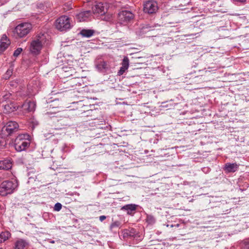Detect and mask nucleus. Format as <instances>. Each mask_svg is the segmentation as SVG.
Returning <instances> with one entry per match:
<instances>
[{
    "label": "nucleus",
    "instance_id": "nucleus-1",
    "mask_svg": "<svg viewBox=\"0 0 249 249\" xmlns=\"http://www.w3.org/2000/svg\"><path fill=\"white\" fill-rule=\"evenodd\" d=\"M31 143V136L28 134H19L14 141V147L18 152L25 151Z\"/></svg>",
    "mask_w": 249,
    "mask_h": 249
},
{
    "label": "nucleus",
    "instance_id": "nucleus-2",
    "mask_svg": "<svg viewBox=\"0 0 249 249\" xmlns=\"http://www.w3.org/2000/svg\"><path fill=\"white\" fill-rule=\"evenodd\" d=\"M45 36L44 34L37 35L30 43V52L34 54H38L45 42Z\"/></svg>",
    "mask_w": 249,
    "mask_h": 249
},
{
    "label": "nucleus",
    "instance_id": "nucleus-3",
    "mask_svg": "<svg viewBox=\"0 0 249 249\" xmlns=\"http://www.w3.org/2000/svg\"><path fill=\"white\" fill-rule=\"evenodd\" d=\"M32 25L29 22H23L18 25L14 30L17 37L22 38L26 36L31 31Z\"/></svg>",
    "mask_w": 249,
    "mask_h": 249
},
{
    "label": "nucleus",
    "instance_id": "nucleus-4",
    "mask_svg": "<svg viewBox=\"0 0 249 249\" xmlns=\"http://www.w3.org/2000/svg\"><path fill=\"white\" fill-rule=\"evenodd\" d=\"M18 186V183L16 180L4 181L0 185V195L2 196H5L8 194L13 193Z\"/></svg>",
    "mask_w": 249,
    "mask_h": 249
},
{
    "label": "nucleus",
    "instance_id": "nucleus-5",
    "mask_svg": "<svg viewBox=\"0 0 249 249\" xmlns=\"http://www.w3.org/2000/svg\"><path fill=\"white\" fill-rule=\"evenodd\" d=\"M55 26L60 31H67L71 27L70 18L66 16H61L55 20Z\"/></svg>",
    "mask_w": 249,
    "mask_h": 249
},
{
    "label": "nucleus",
    "instance_id": "nucleus-6",
    "mask_svg": "<svg viewBox=\"0 0 249 249\" xmlns=\"http://www.w3.org/2000/svg\"><path fill=\"white\" fill-rule=\"evenodd\" d=\"M134 18V14L128 10H123L118 14V19L122 24H126L130 22Z\"/></svg>",
    "mask_w": 249,
    "mask_h": 249
},
{
    "label": "nucleus",
    "instance_id": "nucleus-7",
    "mask_svg": "<svg viewBox=\"0 0 249 249\" xmlns=\"http://www.w3.org/2000/svg\"><path fill=\"white\" fill-rule=\"evenodd\" d=\"M18 124L15 121H9L3 127L2 131L5 135H10L18 129Z\"/></svg>",
    "mask_w": 249,
    "mask_h": 249
},
{
    "label": "nucleus",
    "instance_id": "nucleus-8",
    "mask_svg": "<svg viewBox=\"0 0 249 249\" xmlns=\"http://www.w3.org/2000/svg\"><path fill=\"white\" fill-rule=\"evenodd\" d=\"M158 9V4L154 0H148L143 4V11L148 14L156 13Z\"/></svg>",
    "mask_w": 249,
    "mask_h": 249
},
{
    "label": "nucleus",
    "instance_id": "nucleus-9",
    "mask_svg": "<svg viewBox=\"0 0 249 249\" xmlns=\"http://www.w3.org/2000/svg\"><path fill=\"white\" fill-rule=\"evenodd\" d=\"M95 67L101 72H106L110 69L108 63L103 59H98L95 61Z\"/></svg>",
    "mask_w": 249,
    "mask_h": 249
},
{
    "label": "nucleus",
    "instance_id": "nucleus-10",
    "mask_svg": "<svg viewBox=\"0 0 249 249\" xmlns=\"http://www.w3.org/2000/svg\"><path fill=\"white\" fill-rule=\"evenodd\" d=\"M36 105L33 101H26L20 108L22 109L23 114L35 111Z\"/></svg>",
    "mask_w": 249,
    "mask_h": 249
},
{
    "label": "nucleus",
    "instance_id": "nucleus-11",
    "mask_svg": "<svg viewBox=\"0 0 249 249\" xmlns=\"http://www.w3.org/2000/svg\"><path fill=\"white\" fill-rule=\"evenodd\" d=\"M91 13L89 10L81 12L76 15V19L78 22L87 20L91 16Z\"/></svg>",
    "mask_w": 249,
    "mask_h": 249
},
{
    "label": "nucleus",
    "instance_id": "nucleus-12",
    "mask_svg": "<svg viewBox=\"0 0 249 249\" xmlns=\"http://www.w3.org/2000/svg\"><path fill=\"white\" fill-rule=\"evenodd\" d=\"M12 167V160L11 159H5L0 160V170H8Z\"/></svg>",
    "mask_w": 249,
    "mask_h": 249
},
{
    "label": "nucleus",
    "instance_id": "nucleus-13",
    "mask_svg": "<svg viewBox=\"0 0 249 249\" xmlns=\"http://www.w3.org/2000/svg\"><path fill=\"white\" fill-rule=\"evenodd\" d=\"M92 10L94 14H99L102 15L105 13V7L103 3L101 2L95 4L92 6Z\"/></svg>",
    "mask_w": 249,
    "mask_h": 249
},
{
    "label": "nucleus",
    "instance_id": "nucleus-14",
    "mask_svg": "<svg viewBox=\"0 0 249 249\" xmlns=\"http://www.w3.org/2000/svg\"><path fill=\"white\" fill-rule=\"evenodd\" d=\"M10 43L9 40L5 35H3L0 40V53L4 51Z\"/></svg>",
    "mask_w": 249,
    "mask_h": 249
},
{
    "label": "nucleus",
    "instance_id": "nucleus-15",
    "mask_svg": "<svg viewBox=\"0 0 249 249\" xmlns=\"http://www.w3.org/2000/svg\"><path fill=\"white\" fill-rule=\"evenodd\" d=\"M129 67V59L127 57H124L122 62V66L118 71V75L120 76L126 71Z\"/></svg>",
    "mask_w": 249,
    "mask_h": 249
},
{
    "label": "nucleus",
    "instance_id": "nucleus-16",
    "mask_svg": "<svg viewBox=\"0 0 249 249\" xmlns=\"http://www.w3.org/2000/svg\"><path fill=\"white\" fill-rule=\"evenodd\" d=\"M239 167V165L236 163H227L225 164L224 169L228 173L235 172Z\"/></svg>",
    "mask_w": 249,
    "mask_h": 249
},
{
    "label": "nucleus",
    "instance_id": "nucleus-17",
    "mask_svg": "<svg viewBox=\"0 0 249 249\" xmlns=\"http://www.w3.org/2000/svg\"><path fill=\"white\" fill-rule=\"evenodd\" d=\"M136 233V230L133 228L125 229L123 231V237L124 238L133 237Z\"/></svg>",
    "mask_w": 249,
    "mask_h": 249
},
{
    "label": "nucleus",
    "instance_id": "nucleus-18",
    "mask_svg": "<svg viewBox=\"0 0 249 249\" xmlns=\"http://www.w3.org/2000/svg\"><path fill=\"white\" fill-rule=\"evenodd\" d=\"M27 245V243L25 240L19 239L15 242L14 249H24Z\"/></svg>",
    "mask_w": 249,
    "mask_h": 249
},
{
    "label": "nucleus",
    "instance_id": "nucleus-19",
    "mask_svg": "<svg viewBox=\"0 0 249 249\" xmlns=\"http://www.w3.org/2000/svg\"><path fill=\"white\" fill-rule=\"evenodd\" d=\"M122 209L127 211V213L130 214L132 211H134L136 209V205L132 204H127L124 206Z\"/></svg>",
    "mask_w": 249,
    "mask_h": 249
},
{
    "label": "nucleus",
    "instance_id": "nucleus-20",
    "mask_svg": "<svg viewBox=\"0 0 249 249\" xmlns=\"http://www.w3.org/2000/svg\"><path fill=\"white\" fill-rule=\"evenodd\" d=\"M19 107L15 106V105H14L12 103L10 104H8L4 106V109H5L7 112H13L15 110L18 109Z\"/></svg>",
    "mask_w": 249,
    "mask_h": 249
},
{
    "label": "nucleus",
    "instance_id": "nucleus-21",
    "mask_svg": "<svg viewBox=\"0 0 249 249\" xmlns=\"http://www.w3.org/2000/svg\"><path fill=\"white\" fill-rule=\"evenodd\" d=\"M94 33L92 30L83 29L81 31L80 34L83 36L89 37L93 35Z\"/></svg>",
    "mask_w": 249,
    "mask_h": 249
},
{
    "label": "nucleus",
    "instance_id": "nucleus-22",
    "mask_svg": "<svg viewBox=\"0 0 249 249\" xmlns=\"http://www.w3.org/2000/svg\"><path fill=\"white\" fill-rule=\"evenodd\" d=\"M11 235V233L8 231H5L2 232L0 233V243L4 242L7 240Z\"/></svg>",
    "mask_w": 249,
    "mask_h": 249
},
{
    "label": "nucleus",
    "instance_id": "nucleus-23",
    "mask_svg": "<svg viewBox=\"0 0 249 249\" xmlns=\"http://www.w3.org/2000/svg\"><path fill=\"white\" fill-rule=\"evenodd\" d=\"M13 68L11 67L9 69L7 70L6 73L3 75V78L5 79H9L13 73Z\"/></svg>",
    "mask_w": 249,
    "mask_h": 249
},
{
    "label": "nucleus",
    "instance_id": "nucleus-24",
    "mask_svg": "<svg viewBox=\"0 0 249 249\" xmlns=\"http://www.w3.org/2000/svg\"><path fill=\"white\" fill-rule=\"evenodd\" d=\"M146 221L148 224H153L155 222L156 220L153 216L148 215L147 216Z\"/></svg>",
    "mask_w": 249,
    "mask_h": 249
},
{
    "label": "nucleus",
    "instance_id": "nucleus-25",
    "mask_svg": "<svg viewBox=\"0 0 249 249\" xmlns=\"http://www.w3.org/2000/svg\"><path fill=\"white\" fill-rule=\"evenodd\" d=\"M121 224L119 221H116L112 222L110 226V229L112 230L114 228L119 227Z\"/></svg>",
    "mask_w": 249,
    "mask_h": 249
},
{
    "label": "nucleus",
    "instance_id": "nucleus-26",
    "mask_svg": "<svg viewBox=\"0 0 249 249\" xmlns=\"http://www.w3.org/2000/svg\"><path fill=\"white\" fill-rule=\"evenodd\" d=\"M22 51V49L21 48H18L17 49H16L13 53V55L15 57H18L21 53Z\"/></svg>",
    "mask_w": 249,
    "mask_h": 249
},
{
    "label": "nucleus",
    "instance_id": "nucleus-27",
    "mask_svg": "<svg viewBox=\"0 0 249 249\" xmlns=\"http://www.w3.org/2000/svg\"><path fill=\"white\" fill-rule=\"evenodd\" d=\"M61 208H62L61 204L57 202L54 205L53 209L55 211L58 212L61 209Z\"/></svg>",
    "mask_w": 249,
    "mask_h": 249
},
{
    "label": "nucleus",
    "instance_id": "nucleus-28",
    "mask_svg": "<svg viewBox=\"0 0 249 249\" xmlns=\"http://www.w3.org/2000/svg\"><path fill=\"white\" fill-rule=\"evenodd\" d=\"M12 96V94L10 93H6L4 95H3V98L4 100H7L11 98Z\"/></svg>",
    "mask_w": 249,
    "mask_h": 249
},
{
    "label": "nucleus",
    "instance_id": "nucleus-29",
    "mask_svg": "<svg viewBox=\"0 0 249 249\" xmlns=\"http://www.w3.org/2000/svg\"><path fill=\"white\" fill-rule=\"evenodd\" d=\"M5 145V142L4 140L1 138L0 137V147H4Z\"/></svg>",
    "mask_w": 249,
    "mask_h": 249
},
{
    "label": "nucleus",
    "instance_id": "nucleus-30",
    "mask_svg": "<svg viewBox=\"0 0 249 249\" xmlns=\"http://www.w3.org/2000/svg\"><path fill=\"white\" fill-rule=\"evenodd\" d=\"M243 249H249V241L245 242L244 243L243 246L242 247Z\"/></svg>",
    "mask_w": 249,
    "mask_h": 249
},
{
    "label": "nucleus",
    "instance_id": "nucleus-31",
    "mask_svg": "<svg viewBox=\"0 0 249 249\" xmlns=\"http://www.w3.org/2000/svg\"><path fill=\"white\" fill-rule=\"evenodd\" d=\"M106 219V216H105V215H101L99 217V220L102 222L103 221H104L105 219Z\"/></svg>",
    "mask_w": 249,
    "mask_h": 249
},
{
    "label": "nucleus",
    "instance_id": "nucleus-32",
    "mask_svg": "<svg viewBox=\"0 0 249 249\" xmlns=\"http://www.w3.org/2000/svg\"><path fill=\"white\" fill-rule=\"evenodd\" d=\"M234 2H240V3H245L247 0H232Z\"/></svg>",
    "mask_w": 249,
    "mask_h": 249
},
{
    "label": "nucleus",
    "instance_id": "nucleus-33",
    "mask_svg": "<svg viewBox=\"0 0 249 249\" xmlns=\"http://www.w3.org/2000/svg\"><path fill=\"white\" fill-rule=\"evenodd\" d=\"M7 0H0V6L3 5L7 2Z\"/></svg>",
    "mask_w": 249,
    "mask_h": 249
},
{
    "label": "nucleus",
    "instance_id": "nucleus-34",
    "mask_svg": "<svg viewBox=\"0 0 249 249\" xmlns=\"http://www.w3.org/2000/svg\"><path fill=\"white\" fill-rule=\"evenodd\" d=\"M169 226H170V227L172 228V227H173L174 226L173 224H171V225H166V227H169Z\"/></svg>",
    "mask_w": 249,
    "mask_h": 249
},
{
    "label": "nucleus",
    "instance_id": "nucleus-35",
    "mask_svg": "<svg viewBox=\"0 0 249 249\" xmlns=\"http://www.w3.org/2000/svg\"><path fill=\"white\" fill-rule=\"evenodd\" d=\"M163 107H168V105H165V106H162Z\"/></svg>",
    "mask_w": 249,
    "mask_h": 249
},
{
    "label": "nucleus",
    "instance_id": "nucleus-36",
    "mask_svg": "<svg viewBox=\"0 0 249 249\" xmlns=\"http://www.w3.org/2000/svg\"><path fill=\"white\" fill-rule=\"evenodd\" d=\"M51 243H54V241H52L51 242Z\"/></svg>",
    "mask_w": 249,
    "mask_h": 249
},
{
    "label": "nucleus",
    "instance_id": "nucleus-37",
    "mask_svg": "<svg viewBox=\"0 0 249 249\" xmlns=\"http://www.w3.org/2000/svg\"><path fill=\"white\" fill-rule=\"evenodd\" d=\"M0 249H1V248H0Z\"/></svg>",
    "mask_w": 249,
    "mask_h": 249
}]
</instances>
